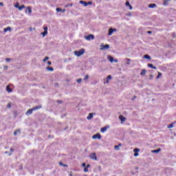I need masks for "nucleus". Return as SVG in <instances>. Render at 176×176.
I'll return each mask as SVG.
<instances>
[{
    "label": "nucleus",
    "mask_w": 176,
    "mask_h": 176,
    "mask_svg": "<svg viewBox=\"0 0 176 176\" xmlns=\"http://www.w3.org/2000/svg\"><path fill=\"white\" fill-rule=\"evenodd\" d=\"M6 90H7V91L8 93H12V91H13V90L12 89H10V85H7Z\"/></svg>",
    "instance_id": "nucleus-10"
},
{
    "label": "nucleus",
    "mask_w": 176,
    "mask_h": 176,
    "mask_svg": "<svg viewBox=\"0 0 176 176\" xmlns=\"http://www.w3.org/2000/svg\"><path fill=\"white\" fill-rule=\"evenodd\" d=\"M14 149H13V148H10V152H14Z\"/></svg>",
    "instance_id": "nucleus-49"
},
{
    "label": "nucleus",
    "mask_w": 176,
    "mask_h": 176,
    "mask_svg": "<svg viewBox=\"0 0 176 176\" xmlns=\"http://www.w3.org/2000/svg\"><path fill=\"white\" fill-rule=\"evenodd\" d=\"M15 8H18V9H19V8H20V6H19V3H17L15 5Z\"/></svg>",
    "instance_id": "nucleus-41"
},
{
    "label": "nucleus",
    "mask_w": 176,
    "mask_h": 176,
    "mask_svg": "<svg viewBox=\"0 0 176 176\" xmlns=\"http://www.w3.org/2000/svg\"><path fill=\"white\" fill-rule=\"evenodd\" d=\"M145 74H146V70L143 69V70H142L140 75H141V76H144V75H145Z\"/></svg>",
    "instance_id": "nucleus-21"
},
{
    "label": "nucleus",
    "mask_w": 176,
    "mask_h": 176,
    "mask_svg": "<svg viewBox=\"0 0 176 176\" xmlns=\"http://www.w3.org/2000/svg\"><path fill=\"white\" fill-rule=\"evenodd\" d=\"M27 10H28V13H30V14L32 13V10H31V7H30V6L27 8Z\"/></svg>",
    "instance_id": "nucleus-25"
},
{
    "label": "nucleus",
    "mask_w": 176,
    "mask_h": 176,
    "mask_svg": "<svg viewBox=\"0 0 176 176\" xmlns=\"http://www.w3.org/2000/svg\"><path fill=\"white\" fill-rule=\"evenodd\" d=\"M160 151H162V148H158L157 150H154L153 151V153H159V152H160Z\"/></svg>",
    "instance_id": "nucleus-23"
},
{
    "label": "nucleus",
    "mask_w": 176,
    "mask_h": 176,
    "mask_svg": "<svg viewBox=\"0 0 176 176\" xmlns=\"http://www.w3.org/2000/svg\"><path fill=\"white\" fill-rule=\"evenodd\" d=\"M17 133H20V129H16V131H14V135H17Z\"/></svg>",
    "instance_id": "nucleus-27"
},
{
    "label": "nucleus",
    "mask_w": 176,
    "mask_h": 176,
    "mask_svg": "<svg viewBox=\"0 0 176 176\" xmlns=\"http://www.w3.org/2000/svg\"><path fill=\"white\" fill-rule=\"evenodd\" d=\"M126 6H129L130 10H131V9H133V6H131V5H130V2H129V1L126 2Z\"/></svg>",
    "instance_id": "nucleus-15"
},
{
    "label": "nucleus",
    "mask_w": 176,
    "mask_h": 176,
    "mask_svg": "<svg viewBox=\"0 0 176 176\" xmlns=\"http://www.w3.org/2000/svg\"><path fill=\"white\" fill-rule=\"evenodd\" d=\"M148 67L149 68H152L153 69H156V67L153 66V65H152L151 63L148 64Z\"/></svg>",
    "instance_id": "nucleus-17"
},
{
    "label": "nucleus",
    "mask_w": 176,
    "mask_h": 176,
    "mask_svg": "<svg viewBox=\"0 0 176 176\" xmlns=\"http://www.w3.org/2000/svg\"><path fill=\"white\" fill-rule=\"evenodd\" d=\"M62 13H65V9L61 10Z\"/></svg>",
    "instance_id": "nucleus-47"
},
{
    "label": "nucleus",
    "mask_w": 176,
    "mask_h": 176,
    "mask_svg": "<svg viewBox=\"0 0 176 176\" xmlns=\"http://www.w3.org/2000/svg\"><path fill=\"white\" fill-rule=\"evenodd\" d=\"M87 79H89V75L85 76L84 80H87Z\"/></svg>",
    "instance_id": "nucleus-38"
},
{
    "label": "nucleus",
    "mask_w": 176,
    "mask_h": 176,
    "mask_svg": "<svg viewBox=\"0 0 176 176\" xmlns=\"http://www.w3.org/2000/svg\"><path fill=\"white\" fill-rule=\"evenodd\" d=\"M55 86H58V83L55 84Z\"/></svg>",
    "instance_id": "nucleus-54"
},
{
    "label": "nucleus",
    "mask_w": 176,
    "mask_h": 176,
    "mask_svg": "<svg viewBox=\"0 0 176 176\" xmlns=\"http://www.w3.org/2000/svg\"><path fill=\"white\" fill-rule=\"evenodd\" d=\"M62 101L61 100H58V104H62Z\"/></svg>",
    "instance_id": "nucleus-48"
},
{
    "label": "nucleus",
    "mask_w": 176,
    "mask_h": 176,
    "mask_svg": "<svg viewBox=\"0 0 176 176\" xmlns=\"http://www.w3.org/2000/svg\"><path fill=\"white\" fill-rule=\"evenodd\" d=\"M108 60L110 61V63H113V57L109 56L107 57Z\"/></svg>",
    "instance_id": "nucleus-18"
},
{
    "label": "nucleus",
    "mask_w": 176,
    "mask_h": 176,
    "mask_svg": "<svg viewBox=\"0 0 176 176\" xmlns=\"http://www.w3.org/2000/svg\"><path fill=\"white\" fill-rule=\"evenodd\" d=\"M80 3H81V5H83L84 6H87V5H89L87 2H85L84 1H80Z\"/></svg>",
    "instance_id": "nucleus-14"
},
{
    "label": "nucleus",
    "mask_w": 176,
    "mask_h": 176,
    "mask_svg": "<svg viewBox=\"0 0 176 176\" xmlns=\"http://www.w3.org/2000/svg\"><path fill=\"white\" fill-rule=\"evenodd\" d=\"M47 71H54V69H53V67H47Z\"/></svg>",
    "instance_id": "nucleus-31"
},
{
    "label": "nucleus",
    "mask_w": 176,
    "mask_h": 176,
    "mask_svg": "<svg viewBox=\"0 0 176 176\" xmlns=\"http://www.w3.org/2000/svg\"><path fill=\"white\" fill-rule=\"evenodd\" d=\"M133 152H135L134 156H135V157H137V156H138V152H140V149H139V148H135V149L133 150Z\"/></svg>",
    "instance_id": "nucleus-9"
},
{
    "label": "nucleus",
    "mask_w": 176,
    "mask_h": 176,
    "mask_svg": "<svg viewBox=\"0 0 176 176\" xmlns=\"http://www.w3.org/2000/svg\"><path fill=\"white\" fill-rule=\"evenodd\" d=\"M75 56H77V57H80V56H83L85 54V49H81L78 51L74 52Z\"/></svg>",
    "instance_id": "nucleus-2"
},
{
    "label": "nucleus",
    "mask_w": 176,
    "mask_h": 176,
    "mask_svg": "<svg viewBox=\"0 0 176 176\" xmlns=\"http://www.w3.org/2000/svg\"><path fill=\"white\" fill-rule=\"evenodd\" d=\"M147 34H152V31H148Z\"/></svg>",
    "instance_id": "nucleus-53"
},
{
    "label": "nucleus",
    "mask_w": 176,
    "mask_h": 176,
    "mask_svg": "<svg viewBox=\"0 0 176 176\" xmlns=\"http://www.w3.org/2000/svg\"><path fill=\"white\" fill-rule=\"evenodd\" d=\"M19 10H23V9H25V6L22 5L21 6L19 7Z\"/></svg>",
    "instance_id": "nucleus-22"
},
{
    "label": "nucleus",
    "mask_w": 176,
    "mask_h": 176,
    "mask_svg": "<svg viewBox=\"0 0 176 176\" xmlns=\"http://www.w3.org/2000/svg\"><path fill=\"white\" fill-rule=\"evenodd\" d=\"M8 108H12V104L10 103H8L7 105Z\"/></svg>",
    "instance_id": "nucleus-40"
},
{
    "label": "nucleus",
    "mask_w": 176,
    "mask_h": 176,
    "mask_svg": "<svg viewBox=\"0 0 176 176\" xmlns=\"http://www.w3.org/2000/svg\"><path fill=\"white\" fill-rule=\"evenodd\" d=\"M47 64H48V65H52V62L48 61V62H47Z\"/></svg>",
    "instance_id": "nucleus-45"
},
{
    "label": "nucleus",
    "mask_w": 176,
    "mask_h": 176,
    "mask_svg": "<svg viewBox=\"0 0 176 176\" xmlns=\"http://www.w3.org/2000/svg\"><path fill=\"white\" fill-rule=\"evenodd\" d=\"M44 32H47V27H44Z\"/></svg>",
    "instance_id": "nucleus-42"
},
{
    "label": "nucleus",
    "mask_w": 176,
    "mask_h": 176,
    "mask_svg": "<svg viewBox=\"0 0 176 176\" xmlns=\"http://www.w3.org/2000/svg\"><path fill=\"white\" fill-rule=\"evenodd\" d=\"M144 58H146L147 60H151V57L148 54L144 55Z\"/></svg>",
    "instance_id": "nucleus-26"
},
{
    "label": "nucleus",
    "mask_w": 176,
    "mask_h": 176,
    "mask_svg": "<svg viewBox=\"0 0 176 176\" xmlns=\"http://www.w3.org/2000/svg\"><path fill=\"white\" fill-rule=\"evenodd\" d=\"M85 38L87 41H91V40L94 39V35H93V34H89V35L85 36Z\"/></svg>",
    "instance_id": "nucleus-3"
},
{
    "label": "nucleus",
    "mask_w": 176,
    "mask_h": 176,
    "mask_svg": "<svg viewBox=\"0 0 176 176\" xmlns=\"http://www.w3.org/2000/svg\"><path fill=\"white\" fill-rule=\"evenodd\" d=\"M90 159H92V160H97V156L96 155L95 153H91L89 155Z\"/></svg>",
    "instance_id": "nucleus-6"
},
{
    "label": "nucleus",
    "mask_w": 176,
    "mask_h": 176,
    "mask_svg": "<svg viewBox=\"0 0 176 176\" xmlns=\"http://www.w3.org/2000/svg\"><path fill=\"white\" fill-rule=\"evenodd\" d=\"M41 108H42V106L41 105L36 106L34 108L28 110V111L26 112V115H31L32 114V112H34V111H38V109H41Z\"/></svg>",
    "instance_id": "nucleus-1"
},
{
    "label": "nucleus",
    "mask_w": 176,
    "mask_h": 176,
    "mask_svg": "<svg viewBox=\"0 0 176 176\" xmlns=\"http://www.w3.org/2000/svg\"><path fill=\"white\" fill-rule=\"evenodd\" d=\"M107 128L106 126L101 128L100 131L101 133H105L107 131Z\"/></svg>",
    "instance_id": "nucleus-19"
},
{
    "label": "nucleus",
    "mask_w": 176,
    "mask_h": 176,
    "mask_svg": "<svg viewBox=\"0 0 176 176\" xmlns=\"http://www.w3.org/2000/svg\"><path fill=\"white\" fill-rule=\"evenodd\" d=\"M88 3V5H92V2H91V1H89L88 3Z\"/></svg>",
    "instance_id": "nucleus-46"
},
{
    "label": "nucleus",
    "mask_w": 176,
    "mask_h": 176,
    "mask_svg": "<svg viewBox=\"0 0 176 176\" xmlns=\"http://www.w3.org/2000/svg\"><path fill=\"white\" fill-rule=\"evenodd\" d=\"M106 49H109V45H101V50H105Z\"/></svg>",
    "instance_id": "nucleus-8"
},
{
    "label": "nucleus",
    "mask_w": 176,
    "mask_h": 176,
    "mask_svg": "<svg viewBox=\"0 0 176 176\" xmlns=\"http://www.w3.org/2000/svg\"><path fill=\"white\" fill-rule=\"evenodd\" d=\"M114 63H118V59H115L113 60Z\"/></svg>",
    "instance_id": "nucleus-52"
},
{
    "label": "nucleus",
    "mask_w": 176,
    "mask_h": 176,
    "mask_svg": "<svg viewBox=\"0 0 176 176\" xmlns=\"http://www.w3.org/2000/svg\"><path fill=\"white\" fill-rule=\"evenodd\" d=\"M6 61H10V58H6Z\"/></svg>",
    "instance_id": "nucleus-51"
},
{
    "label": "nucleus",
    "mask_w": 176,
    "mask_h": 176,
    "mask_svg": "<svg viewBox=\"0 0 176 176\" xmlns=\"http://www.w3.org/2000/svg\"><path fill=\"white\" fill-rule=\"evenodd\" d=\"M82 167H86V163H82Z\"/></svg>",
    "instance_id": "nucleus-44"
},
{
    "label": "nucleus",
    "mask_w": 176,
    "mask_h": 176,
    "mask_svg": "<svg viewBox=\"0 0 176 176\" xmlns=\"http://www.w3.org/2000/svg\"><path fill=\"white\" fill-rule=\"evenodd\" d=\"M126 61L127 65H130V62L131 61V60H130V58H126Z\"/></svg>",
    "instance_id": "nucleus-29"
},
{
    "label": "nucleus",
    "mask_w": 176,
    "mask_h": 176,
    "mask_svg": "<svg viewBox=\"0 0 176 176\" xmlns=\"http://www.w3.org/2000/svg\"><path fill=\"white\" fill-rule=\"evenodd\" d=\"M4 32H8V31H12V28L10 27H8L3 30Z\"/></svg>",
    "instance_id": "nucleus-20"
},
{
    "label": "nucleus",
    "mask_w": 176,
    "mask_h": 176,
    "mask_svg": "<svg viewBox=\"0 0 176 176\" xmlns=\"http://www.w3.org/2000/svg\"><path fill=\"white\" fill-rule=\"evenodd\" d=\"M120 120H121V123H124V122H126V118H124L122 115H120L119 116Z\"/></svg>",
    "instance_id": "nucleus-7"
},
{
    "label": "nucleus",
    "mask_w": 176,
    "mask_h": 176,
    "mask_svg": "<svg viewBox=\"0 0 176 176\" xmlns=\"http://www.w3.org/2000/svg\"><path fill=\"white\" fill-rule=\"evenodd\" d=\"M119 146H122V144H119L118 145L115 146L114 148L116 151H119Z\"/></svg>",
    "instance_id": "nucleus-24"
},
{
    "label": "nucleus",
    "mask_w": 176,
    "mask_h": 176,
    "mask_svg": "<svg viewBox=\"0 0 176 176\" xmlns=\"http://www.w3.org/2000/svg\"><path fill=\"white\" fill-rule=\"evenodd\" d=\"M92 138L93 140H96V138H98V140H101V135L100 133H97L93 135Z\"/></svg>",
    "instance_id": "nucleus-5"
},
{
    "label": "nucleus",
    "mask_w": 176,
    "mask_h": 176,
    "mask_svg": "<svg viewBox=\"0 0 176 176\" xmlns=\"http://www.w3.org/2000/svg\"><path fill=\"white\" fill-rule=\"evenodd\" d=\"M113 32H116V29H113V28H111L109 30L108 35L111 36V35H112L113 34Z\"/></svg>",
    "instance_id": "nucleus-4"
},
{
    "label": "nucleus",
    "mask_w": 176,
    "mask_h": 176,
    "mask_svg": "<svg viewBox=\"0 0 176 176\" xmlns=\"http://www.w3.org/2000/svg\"><path fill=\"white\" fill-rule=\"evenodd\" d=\"M148 8H150V9H153V8H156V4L155 3L149 4Z\"/></svg>",
    "instance_id": "nucleus-16"
},
{
    "label": "nucleus",
    "mask_w": 176,
    "mask_h": 176,
    "mask_svg": "<svg viewBox=\"0 0 176 176\" xmlns=\"http://www.w3.org/2000/svg\"><path fill=\"white\" fill-rule=\"evenodd\" d=\"M160 76H162V73L158 72V75L157 76V79H159V78H160Z\"/></svg>",
    "instance_id": "nucleus-36"
},
{
    "label": "nucleus",
    "mask_w": 176,
    "mask_h": 176,
    "mask_svg": "<svg viewBox=\"0 0 176 176\" xmlns=\"http://www.w3.org/2000/svg\"><path fill=\"white\" fill-rule=\"evenodd\" d=\"M168 2H170V0H165V1H164V5H165V6H167V5H168Z\"/></svg>",
    "instance_id": "nucleus-28"
},
{
    "label": "nucleus",
    "mask_w": 176,
    "mask_h": 176,
    "mask_svg": "<svg viewBox=\"0 0 176 176\" xmlns=\"http://www.w3.org/2000/svg\"><path fill=\"white\" fill-rule=\"evenodd\" d=\"M110 79H112V76H111V75H109L108 76H107V80H106V83L108 85V84H109V80Z\"/></svg>",
    "instance_id": "nucleus-11"
},
{
    "label": "nucleus",
    "mask_w": 176,
    "mask_h": 176,
    "mask_svg": "<svg viewBox=\"0 0 176 176\" xmlns=\"http://www.w3.org/2000/svg\"><path fill=\"white\" fill-rule=\"evenodd\" d=\"M56 12H61V10H63V9L60 8H57L56 9Z\"/></svg>",
    "instance_id": "nucleus-37"
},
{
    "label": "nucleus",
    "mask_w": 176,
    "mask_h": 176,
    "mask_svg": "<svg viewBox=\"0 0 176 176\" xmlns=\"http://www.w3.org/2000/svg\"><path fill=\"white\" fill-rule=\"evenodd\" d=\"M59 165L60 166H63V167H67V165L66 164H63V162H59Z\"/></svg>",
    "instance_id": "nucleus-35"
},
{
    "label": "nucleus",
    "mask_w": 176,
    "mask_h": 176,
    "mask_svg": "<svg viewBox=\"0 0 176 176\" xmlns=\"http://www.w3.org/2000/svg\"><path fill=\"white\" fill-rule=\"evenodd\" d=\"M87 119L88 120H90L91 119H93V113H90L89 116H87Z\"/></svg>",
    "instance_id": "nucleus-13"
},
{
    "label": "nucleus",
    "mask_w": 176,
    "mask_h": 176,
    "mask_svg": "<svg viewBox=\"0 0 176 176\" xmlns=\"http://www.w3.org/2000/svg\"><path fill=\"white\" fill-rule=\"evenodd\" d=\"M90 167V164H87V166H86V167H85V168H84V172L85 173H87V171H89V168Z\"/></svg>",
    "instance_id": "nucleus-12"
},
{
    "label": "nucleus",
    "mask_w": 176,
    "mask_h": 176,
    "mask_svg": "<svg viewBox=\"0 0 176 176\" xmlns=\"http://www.w3.org/2000/svg\"><path fill=\"white\" fill-rule=\"evenodd\" d=\"M69 6L72 7V6H74V4H72V3H69V4H67V6H65V8H69Z\"/></svg>",
    "instance_id": "nucleus-32"
},
{
    "label": "nucleus",
    "mask_w": 176,
    "mask_h": 176,
    "mask_svg": "<svg viewBox=\"0 0 176 176\" xmlns=\"http://www.w3.org/2000/svg\"><path fill=\"white\" fill-rule=\"evenodd\" d=\"M80 82H82V78H78L77 80V83H80Z\"/></svg>",
    "instance_id": "nucleus-39"
},
{
    "label": "nucleus",
    "mask_w": 176,
    "mask_h": 176,
    "mask_svg": "<svg viewBox=\"0 0 176 176\" xmlns=\"http://www.w3.org/2000/svg\"><path fill=\"white\" fill-rule=\"evenodd\" d=\"M41 34H42L43 36H45L47 35V32H45V31H44V32H42Z\"/></svg>",
    "instance_id": "nucleus-33"
},
{
    "label": "nucleus",
    "mask_w": 176,
    "mask_h": 176,
    "mask_svg": "<svg viewBox=\"0 0 176 176\" xmlns=\"http://www.w3.org/2000/svg\"><path fill=\"white\" fill-rule=\"evenodd\" d=\"M173 127H174V123L170 124L168 126V129H173Z\"/></svg>",
    "instance_id": "nucleus-30"
},
{
    "label": "nucleus",
    "mask_w": 176,
    "mask_h": 176,
    "mask_svg": "<svg viewBox=\"0 0 176 176\" xmlns=\"http://www.w3.org/2000/svg\"><path fill=\"white\" fill-rule=\"evenodd\" d=\"M0 6H3V3L0 2Z\"/></svg>",
    "instance_id": "nucleus-50"
},
{
    "label": "nucleus",
    "mask_w": 176,
    "mask_h": 176,
    "mask_svg": "<svg viewBox=\"0 0 176 176\" xmlns=\"http://www.w3.org/2000/svg\"><path fill=\"white\" fill-rule=\"evenodd\" d=\"M47 60H49V56H46V57L43 59L44 63H46V61H47Z\"/></svg>",
    "instance_id": "nucleus-34"
},
{
    "label": "nucleus",
    "mask_w": 176,
    "mask_h": 176,
    "mask_svg": "<svg viewBox=\"0 0 176 176\" xmlns=\"http://www.w3.org/2000/svg\"><path fill=\"white\" fill-rule=\"evenodd\" d=\"M135 98H137V96H134L133 98H132V101H134V100H135Z\"/></svg>",
    "instance_id": "nucleus-43"
}]
</instances>
